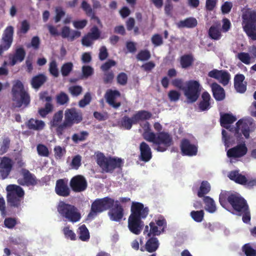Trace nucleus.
I'll use <instances>...</instances> for the list:
<instances>
[{
  "label": "nucleus",
  "mask_w": 256,
  "mask_h": 256,
  "mask_svg": "<svg viewBox=\"0 0 256 256\" xmlns=\"http://www.w3.org/2000/svg\"><path fill=\"white\" fill-rule=\"evenodd\" d=\"M70 188L66 178L58 180L56 182L54 191L56 194L62 197H68L70 194Z\"/></svg>",
  "instance_id": "18"
},
{
  "label": "nucleus",
  "mask_w": 256,
  "mask_h": 256,
  "mask_svg": "<svg viewBox=\"0 0 256 256\" xmlns=\"http://www.w3.org/2000/svg\"><path fill=\"white\" fill-rule=\"evenodd\" d=\"M140 158L142 161L148 162L152 158V152L149 145L144 142H142L140 145Z\"/></svg>",
  "instance_id": "26"
},
{
  "label": "nucleus",
  "mask_w": 256,
  "mask_h": 256,
  "mask_svg": "<svg viewBox=\"0 0 256 256\" xmlns=\"http://www.w3.org/2000/svg\"><path fill=\"white\" fill-rule=\"evenodd\" d=\"M211 88L213 96L216 100L220 101L225 98L224 90L220 85L214 82L211 84Z\"/></svg>",
  "instance_id": "31"
},
{
  "label": "nucleus",
  "mask_w": 256,
  "mask_h": 256,
  "mask_svg": "<svg viewBox=\"0 0 256 256\" xmlns=\"http://www.w3.org/2000/svg\"><path fill=\"white\" fill-rule=\"evenodd\" d=\"M22 178L18 180V183L22 186H34L38 184V180L35 175L32 174L28 170L22 168L20 171Z\"/></svg>",
  "instance_id": "14"
},
{
  "label": "nucleus",
  "mask_w": 256,
  "mask_h": 256,
  "mask_svg": "<svg viewBox=\"0 0 256 256\" xmlns=\"http://www.w3.org/2000/svg\"><path fill=\"white\" fill-rule=\"evenodd\" d=\"M64 120L72 126L74 124H79L82 121V115L76 108H68L64 112Z\"/></svg>",
  "instance_id": "15"
},
{
  "label": "nucleus",
  "mask_w": 256,
  "mask_h": 256,
  "mask_svg": "<svg viewBox=\"0 0 256 256\" xmlns=\"http://www.w3.org/2000/svg\"><path fill=\"white\" fill-rule=\"evenodd\" d=\"M228 177L230 180L242 186L244 185L246 182V176L240 174L238 170L230 172L228 174Z\"/></svg>",
  "instance_id": "32"
},
{
  "label": "nucleus",
  "mask_w": 256,
  "mask_h": 256,
  "mask_svg": "<svg viewBox=\"0 0 256 256\" xmlns=\"http://www.w3.org/2000/svg\"><path fill=\"white\" fill-rule=\"evenodd\" d=\"M12 100L16 104V106L20 108L22 105L27 107L30 101V96L25 90L22 83L19 80L14 84L12 89Z\"/></svg>",
  "instance_id": "6"
},
{
  "label": "nucleus",
  "mask_w": 256,
  "mask_h": 256,
  "mask_svg": "<svg viewBox=\"0 0 256 256\" xmlns=\"http://www.w3.org/2000/svg\"><path fill=\"white\" fill-rule=\"evenodd\" d=\"M108 216L110 220L116 222H120L124 216V210L122 206L116 200L109 209Z\"/></svg>",
  "instance_id": "16"
},
{
  "label": "nucleus",
  "mask_w": 256,
  "mask_h": 256,
  "mask_svg": "<svg viewBox=\"0 0 256 256\" xmlns=\"http://www.w3.org/2000/svg\"><path fill=\"white\" fill-rule=\"evenodd\" d=\"M57 210L62 218L72 222H76L81 218L80 214L76 206L64 202L58 203Z\"/></svg>",
  "instance_id": "7"
},
{
  "label": "nucleus",
  "mask_w": 256,
  "mask_h": 256,
  "mask_svg": "<svg viewBox=\"0 0 256 256\" xmlns=\"http://www.w3.org/2000/svg\"><path fill=\"white\" fill-rule=\"evenodd\" d=\"M96 161L102 172L106 173H112L116 168H121L122 166V160L120 158L106 157L102 152L96 154Z\"/></svg>",
  "instance_id": "5"
},
{
  "label": "nucleus",
  "mask_w": 256,
  "mask_h": 256,
  "mask_svg": "<svg viewBox=\"0 0 256 256\" xmlns=\"http://www.w3.org/2000/svg\"><path fill=\"white\" fill-rule=\"evenodd\" d=\"M26 54V51L22 47L17 48L14 54L9 56L10 64L13 66L18 62H22L24 59Z\"/></svg>",
  "instance_id": "27"
},
{
  "label": "nucleus",
  "mask_w": 256,
  "mask_h": 256,
  "mask_svg": "<svg viewBox=\"0 0 256 256\" xmlns=\"http://www.w3.org/2000/svg\"><path fill=\"white\" fill-rule=\"evenodd\" d=\"M151 41L154 46H158L163 44V40L160 34H154L151 38Z\"/></svg>",
  "instance_id": "64"
},
{
  "label": "nucleus",
  "mask_w": 256,
  "mask_h": 256,
  "mask_svg": "<svg viewBox=\"0 0 256 256\" xmlns=\"http://www.w3.org/2000/svg\"><path fill=\"white\" fill-rule=\"evenodd\" d=\"M57 104L60 106L66 104L70 101V98L68 94L64 92H60L56 96Z\"/></svg>",
  "instance_id": "41"
},
{
  "label": "nucleus",
  "mask_w": 256,
  "mask_h": 256,
  "mask_svg": "<svg viewBox=\"0 0 256 256\" xmlns=\"http://www.w3.org/2000/svg\"><path fill=\"white\" fill-rule=\"evenodd\" d=\"M194 60L192 54H186L180 56V62L182 68L186 69L192 66Z\"/></svg>",
  "instance_id": "34"
},
{
  "label": "nucleus",
  "mask_w": 256,
  "mask_h": 256,
  "mask_svg": "<svg viewBox=\"0 0 256 256\" xmlns=\"http://www.w3.org/2000/svg\"><path fill=\"white\" fill-rule=\"evenodd\" d=\"M70 186L72 190L75 192H82L86 190L88 188L87 180L84 176L78 174L70 179Z\"/></svg>",
  "instance_id": "13"
},
{
  "label": "nucleus",
  "mask_w": 256,
  "mask_h": 256,
  "mask_svg": "<svg viewBox=\"0 0 256 256\" xmlns=\"http://www.w3.org/2000/svg\"><path fill=\"white\" fill-rule=\"evenodd\" d=\"M37 152L39 156L48 157L50 154L48 148L43 144H38L36 146Z\"/></svg>",
  "instance_id": "54"
},
{
  "label": "nucleus",
  "mask_w": 256,
  "mask_h": 256,
  "mask_svg": "<svg viewBox=\"0 0 256 256\" xmlns=\"http://www.w3.org/2000/svg\"><path fill=\"white\" fill-rule=\"evenodd\" d=\"M202 99L198 104L200 110L201 112L208 110L211 108L210 94L207 92H203L202 94Z\"/></svg>",
  "instance_id": "30"
},
{
  "label": "nucleus",
  "mask_w": 256,
  "mask_h": 256,
  "mask_svg": "<svg viewBox=\"0 0 256 256\" xmlns=\"http://www.w3.org/2000/svg\"><path fill=\"white\" fill-rule=\"evenodd\" d=\"M120 96V93L118 90H108L104 95L106 102L114 108H118L121 106L120 102H116V99Z\"/></svg>",
  "instance_id": "21"
},
{
  "label": "nucleus",
  "mask_w": 256,
  "mask_h": 256,
  "mask_svg": "<svg viewBox=\"0 0 256 256\" xmlns=\"http://www.w3.org/2000/svg\"><path fill=\"white\" fill-rule=\"evenodd\" d=\"M14 28L12 26H8L4 30L0 45V56H2L4 51L8 50L12 46L13 42Z\"/></svg>",
  "instance_id": "12"
},
{
  "label": "nucleus",
  "mask_w": 256,
  "mask_h": 256,
  "mask_svg": "<svg viewBox=\"0 0 256 256\" xmlns=\"http://www.w3.org/2000/svg\"><path fill=\"white\" fill-rule=\"evenodd\" d=\"M180 148L183 156H194L197 154V146L192 144L190 141L186 138L182 140Z\"/></svg>",
  "instance_id": "22"
},
{
  "label": "nucleus",
  "mask_w": 256,
  "mask_h": 256,
  "mask_svg": "<svg viewBox=\"0 0 256 256\" xmlns=\"http://www.w3.org/2000/svg\"><path fill=\"white\" fill-rule=\"evenodd\" d=\"M17 224V219L16 218H7L4 220V226L10 229L13 228Z\"/></svg>",
  "instance_id": "60"
},
{
  "label": "nucleus",
  "mask_w": 256,
  "mask_h": 256,
  "mask_svg": "<svg viewBox=\"0 0 256 256\" xmlns=\"http://www.w3.org/2000/svg\"><path fill=\"white\" fill-rule=\"evenodd\" d=\"M242 250L246 256H256V250L252 246L250 243L243 245Z\"/></svg>",
  "instance_id": "45"
},
{
  "label": "nucleus",
  "mask_w": 256,
  "mask_h": 256,
  "mask_svg": "<svg viewBox=\"0 0 256 256\" xmlns=\"http://www.w3.org/2000/svg\"><path fill=\"white\" fill-rule=\"evenodd\" d=\"M10 241L14 244L20 245L22 247H24V248L26 247L24 239L22 236H18L10 238Z\"/></svg>",
  "instance_id": "56"
},
{
  "label": "nucleus",
  "mask_w": 256,
  "mask_h": 256,
  "mask_svg": "<svg viewBox=\"0 0 256 256\" xmlns=\"http://www.w3.org/2000/svg\"><path fill=\"white\" fill-rule=\"evenodd\" d=\"M49 71L50 74L55 78L59 76L58 70L56 62L55 60L52 61L50 64Z\"/></svg>",
  "instance_id": "58"
},
{
  "label": "nucleus",
  "mask_w": 256,
  "mask_h": 256,
  "mask_svg": "<svg viewBox=\"0 0 256 256\" xmlns=\"http://www.w3.org/2000/svg\"><path fill=\"white\" fill-rule=\"evenodd\" d=\"M248 148L245 142L237 144L236 146L230 148L227 151V156L230 158H240L244 156L248 152Z\"/></svg>",
  "instance_id": "20"
},
{
  "label": "nucleus",
  "mask_w": 256,
  "mask_h": 256,
  "mask_svg": "<svg viewBox=\"0 0 256 256\" xmlns=\"http://www.w3.org/2000/svg\"><path fill=\"white\" fill-rule=\"evenodd\" d=\"M252 122L248 120H240L236 123V126L232 128L230 131L234 133V136L240 138L242 134L240 130L246 138L250 137V128Z\"/></svg>",
  "instance_id": "11"
},
{
  "label": "nucleus",
  "mask_w": 256,
  "mask_h": 256,
  "mask_svg": "<svg viewBox=\"0 0 256 256\" xmlns=\"http://www.w3.org/2000/svg\"><path fill=\"white\" fill-rule=\"evenodd\" d=\"M10 139L8 138H4L0 148V155H2L6 153L10 146Z\"/></svg>",
  "instance_id": "57"
},
{
  "label": "nucleus",
  "mask_w": 256,
  "mask_h": 256,
  "mask_svg": "<svg viewBox=\"0 0 256 256\" xmlns=\"http://www.w3.org/2000/svg\"><path fill=\"white\" fill-rule=\"evenodd\" d=\"M73 64L72 62H66L62 64L60 68V72L63 76H68L73 69Z\"/></svg>",
  "instance_id": "44"
},
{
  "label": "nucleus",
  "mask_w": 256,
  "mask_h": 256,
  "mask_svg": "<svg viewBox=\"0 0 256 256\" xmlns=\"http://www.w3.org/2000/svg\"><path fill=\"white\" fill-rule=\"evenodd\" d=\"M130 212L131 214L128 218V228L130 232L138 235L144 227L142 219H144L148 216L149 209L148 207H144L142 203L133 202Z\"/></svg>",
  "instance_id": "2"
},
{
  "label": "nucleus",
  "mask_w": 256,
  "mask_h": 256,
  "mask_svg": "<svg viewBox=\"0 0 256 256\" xmlns=\"http://www.w3.org/2000/svg\"><path fill=\"white\" fill-rule=\"evenodd\" d=\"M172 85L180 90L184 91L186 86H184V82L182 78H176L172 80Z\"/></svg>",
  "instance_id": "63"
},
{
  "label": "nucleus",
  "mask_w": 256,
  "mask_h": 256,
  "mask_svg": "<svg viewBox=\"0 0 256 256\" xmlns=\"http://www.w3.org/2000/svg\"><path fill=\"white\" fill-rule=\"evenodd\" d=\"M133 116L135 122L137 124L140 121L150 120L152 116V114L147 110H141L137 112Z\"/></svg>",
  "instance_id": "35"
},
{
  "label": "nucleus",
  "mask_w": 256,
  "mask_h": 256,
  "mask_svg": "<svg viewBox=\"0 0 256 256\" xmlns=\"http://www.w3.org/2000/svg\"><path fill=\"white\" fill-rule=\"evenodd\" d=\"M236 56L243 63L246 64H250V57L248 53L241 52L238 53Z\"/></svg>",
  "instance_id": "59"
},
{
  "label": "nucleus",
  "mask_w": 256,
  "mask_h": 256,
  "mask_svg": "<svg viewBox=\"0 0 256 256\" xmlns=\"http://www.w3.org/2000/svg\"><path fill=\"white\" fill-rule=\"evenodd\" d=\"M56 132L58 136H60L63 134L64 131L68 128H71L72 126L67 122L64 120L63 122L61 124H58L56 126Z\"/></svg>",
  "instance_id": "51"
},
{
  "label": "nucleus",
  "mask_w": 256,
  "mask_h": 256,
  "mask_svg": "<svg viewBox=\"0 0 256 256\" xmlns=\"http://www.w3.org/2000/svg\"><path fill=\"white\" fill-rule=\"evenodd\" d=\"M26 127L30 130L40 131L46 126L44 122L42 120L30 118L25 123Z\"/></svg>",
  "instance_id": "28"
},
{
  "label": "nucleus",
  "mask_w": 256,
  "mask_h": 256,
  "mask_svg": "<svg viewBox=\"0 0 256 256\" xmlns=\"http://www.w3.org/2000/svg\"><path fill=\"white\" fill-rule=\"evenodd\" d=\"M151 56L150 53L147 50H141L137 54L136 59L140 61H146L148 60Z\"/></svg>",
  "instance_id": "50"
},
{
  "label": "nucleus",
  "mask_w": 256,
  "mask_h": 256,
  "mask_svg": "<svg viewBox=\"0 0 256 256\" xmlns=\"http://www.w3.org/2000/svg\"><path fill=\"white\" fill-rule=\"evenodd\" d=\"M63 111L60 110L56 112L50 120V124L52 127H56L58 125L62 120L63 118Z\"/></svg>",
  "instance_id": "43"
},
{
  "label": "nucleus",
  "mask_w": 256,
  "mask_h": 256,
  "mask_svg": "<svg viewBox=\"0 0 256 256\" xmlns=\"http://www.w3.org/2000/svg\"><path fill=\"white\" fill-rule=\"evenodd\" d=\"M114 203V200L106 196L102 198L96 199L91 206V209L88 214L90 218H94L98 214L108 210Z\"/></svg>",
  "instance_id": "8"
},
{
  "label": "nucleus",
  "mask_w": 256,
  "mask_h": 256,
  "mask_svg": "<svg viewBox=\"0 0 256 256\" xmlns=\"http://www.w3.org/2000/svg\"><path fill=\"white\" fill-rule=\"evenodd\" d=\"M88 133L86 131H82L80 134H74L72 137V141L74 143H78V142L84 141L88 136Z\"/></svg>",
  "instance_id": "47"
},
{
  "label": "nucleus",
  "mask_w": 256,
  "mask_h": 256,
  "mask_svg": "<svg viewBox=\"0 0 256 256\" xmlns=\"http://www.w3.org/2000/svg\"><path fill=\"white\" fill-rule=\"evenodd\" d=\"M208 76L218 80L223 86L227 85L230 78V73L225 70L214 69L208 73Z\"/></svg>",
  "instance_id": "19"
},
{
  "label": "nucleus",
  "mask_w": 256,
  "mask_h": 256,
  "mask_svg": "<svg viewBox=\"0 0 256 256\" xmlns=\"http://www.w3.org/2000/svg\"><path fill=\"white\" fill-rule=\"evenodd\" d=\"M239 216H242V220L244 223L248 224L250 223L251 219L250 212L249 208V206L242 210V212L236 214Z\"/></svg>",
  "instance_id": "46"
},
{
  "label": "nucleus",
  "mask_w": 256,
  "mask_h": 256,
  "mask_svg": "<svg viewBox=\"0 0 256 256\" xmlns=\"http://www.w3.org/2000/svg\"><path fill=\"white\" fill-rule=\"evenodd\" d=\"M197 20L192 17L186 18L184 20H180L177 26L179 28H193L197 26Z\"/></svg>",
  "instance_id": "36"
},
{
  "label": "nucleus",
  "mask_w": 256,
  "mask_h": 256,
  "mask_svg": "<svg viewBox=\"0 0 256 256\" xmlns=\"http://www.w3.org/2000/svg\"><path fill=\"white\" fill-rule=\"evenodd\" d=\"M236 120V117L233 116L232 114H220V122L221 126L229 130L230 131L232 128L230 126V124H233Z\"/></svg>",
  "instance_id": "24"
},
{
  "label": "nucleus",
  "mask_w": 256,
  "mask_h": 256,
  "mask_svg": "<svg viewBox=\"0 0 256 256\" xmlns=\"http://www.w3.org/2000/svg\"><path fill=\"white\" fill-rule=\"evenodd\" d=\"M120 124L125 129L129 130L132 128V124H136L134 120V116L130 118L125 116L122 118Z\"/></svg>",
  "instance_id": "42"
},
{
  "label": "nucleus",
  "mask_w": 256,
  "mask_h": 256,
  "mask_svg": "<svg viewBox=\"0 0 256 256\" xmlns=\"http://www.w3.org/2000/svg\"><path fill=\"white\" fill-rule=\"evenodd\" d=\"M144 130L142 136L148 142H152L156 147L154 149L158 152H165L168 147L173 144L172 136L167 132H160L156 134L152 131L148 122L140 124Z\"/></svg>",
  "instance_id": "1"
},
{
  "label": "nucleus",
  "mask_w": 256,
  "mask_h": 256,
  "mask_svg": "<svg viewBox=\"0 0 256 256\" xmlns=\"http://www.w3.org/2000/svg\"><path fill=\"white\" fill-rule=\"evenodd\" d=\"M116 65V62L112 60H108L100 66V69L102 72H110V69Z\"/></svg>",
  "instance_id": "61"
},
{
  "label": "nucleus",
  "mask_w": 256,
  "mask_h": 256,
  "mask_svg": "<svg viewBox=\"0 0 256 256\" xmlns=\"http://www.w3.org/2000/svg\"><path fill=\"white\" fill-rule=\"evenodd\" d=\"M203 201L206 204L205 210L210 213H214L216 210V206L214 200L208 196H205Z\"/></svg>",
  "instance_id": "38"
},
{
  "label": "nucleus",
  "mask_w": 256,
  "mask_h": 256,
  "mask_svg": "<svg viewBox=\"0 0 256 256\" xmlns=\"http://www.w3.org/2000/svg\"><path fill=\"white\" fill-rule=\"evenodd\" d=\"M210 185L208 181L204 180L201 182L200 188L198 192V196L202 198L208 194L210 190Z\"/></svg>",
  "instance_id": "40"
},
{
  "label": "nucleus",
  "mask_w": 256,
  "mask_h": 256,
  "mask_svg": "<svg viewBox=\"0 0 256 256\" xmlns=\"http://www.w3.org/2000/svg\"><path fill=\"white\" fill-rule=\"evenodd\" d=\"M228 203L236 214L248 206L246 200L238 194H231L228 196Z\"/></svg>",
  "instance_id": "10"
},
{
  "label": "nucleus",
  "mask_w": 256,
  "mask_h": 256,
  "mask_svg": "<svg viewBox=\"0 0 256 256\" xmlns=\"http://www.w3.org/2000/svg\"><path fill=\"white\" fill-rule=\"evenodd\" d=\"M128 80L127 74L124 72L118 74L116 77L118 84L121 86H125L128 82Z\"/></svg>",
  "instance_id": "62"
},
{
  "label": "nucleus",
  "mask_w": 256,
  "mask_h": 256,
  "mask_svg": "<svg viewBox=\"0 0 256 256\" xmlns=\"http://www.w3.org/2000/svg\"><path fill=\"white\" fill-rule=\"evenodd\" d=\"M186 86L184 92L188 102L190 103L196 102L201 91L200 83L196 80H190L186 82Z\"/></svg>",
  "instance_id": "9"
},
{
  "label": "nucleus",
  "mask_w": 256,
  "mask_h": 256,
  "mask_svg": "<svg viewBox=\"0 0 256 256\" xmlns=\"http://www.w3.org/2000/svg\"><path fill=\"white\" fill-rule=\"evenodd\" d=\"M103 82L105 84H112L114 78V74L112 70L110 72H103Z\"/></svg>",
  "instance_id": "55"
},
{
  "label": "nucleus",
  "mask_w": 256,
  "mask_h": 256,
  "mask_svg": "<svg viewBox=\"0 0 256 256\" xmlns=\"http://www.w3.org/2000/svg\"><path fill=\"white\" fill-rule=\"evenodd\" d=\"M68 91L72 96H78L82 92V88L80 86L75 85L70 86Z\"/></svg>",
  "instance_id": "52"
},
{
  "label": "nucleus",
  "mask_w": 256,
  "mask_h": 256,
  "mask_svg": "<svg viewBox=\"0 0 256 256\" xmlns=\"http://www.w3.org/2000/svg\"><path fill=\"white\" fill-rule=\"evenodd\" d=\"M53 108V106L50 102H46L44 108L38 110V114L42 117L44 118L48 114L52 111Z\"/></svg>",
  "instance_id": "48"
},
{
  "label": "nucleus",
  "mask_w": 256,
  "mask_h": 256,
  "mask_svg": "<svg viewBox=\"0 0 256 256\" xmlns=\"http://www.w3.org/2000/svg\"><path fill=\"white\" fill-rule=\"evenodd\" d=\"M244 32L250 40H256V11L248 9L242 16Z\"/></svg>",
  "instance_id": "3"
},
{
  "label": "nucleus",
  "mask_w": 256,
  "mask_h": 256,
  "mask_svg": "<svg viewBox=\"0 0 256 256\" xmlns=\"http://www.w3.org/2000/svg\"><path fill=\"white\" fill-rule=\"evenodd\" d=\"M160 242L158 239L154 236L148 237L144 246L140 248L142 252L146 251L150 253L154 252L159 248Z\"/></svg>",
  "instance_id": "23"
},
{
  "label": "nucleus",
  "mask_w": 256,
  "mask_h": 256,
  "mask_svg": "<svg viewBox=\"0 0 256 256\" xmlns=\"http://www.w3.org/2000/svg\"><path fill=\"white\" fill-rule=\"evenodd\" d=\"M94 40H98L100 36V32L98 26H92L90 32L87 34Z\"/></svg>",
  "instance_id": "53"
},
{
  "label": "nucleus",
  "mask_w": 256,
  "mask_h": 256,
  "mask_svg": "<svg viewBox=\"0 0 256 256\" xmlns=\"http://www.w3.org/2000/svg\"><path fill=\"white\" fill-rule=\"evenodd\" d=\"M209 37L214 40H219L222 38V29L220 24L212 26L208 31Z\"/></svg>",
  "instance_id": "33"
},
{
  "label": "nucleus",
  "mask_w": 256,
  "mask_h": 256,
  "mask_svg": "<svg viewBox=\"0 0 256 256\" xmlns=\"http://www.w3.org/2000/svg\"><path fill=\"white\" fill-rule=\"evenodd\" d=\"M6 190L8 206L11 208L20 209L25 194L23 188L18 185L9 184L6 186Z\"/></svg>",
  "instance_id": "4"
},
{
  "label": "nucleus",
  "mask_w": 256,
  "mask_h": 256,
  "mask_svg": "<svg viewBox=\"0 0 256 256\" xmlns=\"http://www.w3.org/2000/svg\"><path fill=\"white\" fill-rule=\"evenodd\" d=\"M78 234L79 239L82 241L88 242L90 240V232L85 224H82L79 227Z\"/></svg>",
  "instance_id": "39"
},
{
  "label": "nucleus",
  "mask_w": 256,
  "mask_h": 256,
  "mask_svg": "<svg viewBox=\"0 0 256 256\" xmlns=\"http://www.w3.org/2000/svg\"><path fill=\"white\" fill-rule=\"evenodd\" d=\"M204 212L203 210L194 211L190 212V215L192 218L196 222H200L202 221L204 217Z\"/></svg>",
  "instance_id": "49"
},
{
  "label": "nucleus",
  "mask_w": 256,
  "mask_h": 256,
  "mask_svg": "<svg viewBox=\"0 0 256 256\" xmlns=\"http://www.w3.org/2000/svg\"><path fill=\"white\" fill-rule=\"evenodd\" d=\"M46 80V77L43 74L34 76L31 80V85L35 89L39 88Z\"/></svg>",
  "instance_id": "37"
},
{
  "label": "nucleus",
  "mask_w": 256,
  "mask_h": 256,
  "mask_svg": "<svg viewBox=\"0 0 256 256\" xmlns=\"http://www.w3.org/2000/svg\"><path fill=\"white\" fill-rule=\"evenodd\" d=\"M14 162L11 158L7 156L0 158V178H6L10 174Z\"/></svg>",
  "instance_id": "17"
},
{
  "label": "nucleus",
  "mask_w": 256,
  "mask_h": 256,
  "mask_svg": "<svg viewBox=\"0 0 256 256\" xmlns=\"http://www.w3.org/2000/svg\"><path fill=\"white\" fill-rule=\"evenodd\" d=\"M245 76L242 74H237L234 78V87L238 92L243 94L246 90L247 82H244Z\"/></svg>",
  "instance_id": "25"
},
{
  "label": "nucleus",
  "mask_w": 256,
  "mask_h": 256,
  "mask_svg": "<svg viewBox=\"0 0 256 256\" xmlns=\"http://www.w3.org/2000/svg\"><path fill=\"white\" fill-rule=\"evenodd\" d=\"M150 230L148 226H146L144 231V234H146L148 237L160 236L164 231H162V229H160L155 224L154 222H151L150 224Z\"/></svg>",
  "instance_id": "29"
}]
</instances>
